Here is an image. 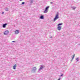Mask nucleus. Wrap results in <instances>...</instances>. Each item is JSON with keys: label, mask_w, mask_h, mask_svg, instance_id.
Returning a JSON list of instances; mask_svg holds the SVG:
<instances>
[{"label": "nucleus", "mask_w": 80, "mask_h": 80, "mask_svg": "<svg viewBox=\"0 0 80 80\" xmlns=\"http://www.w3.org/2000/svg\"><path fill=\"white\" fill-rule=\"evenodd\" d=\"M79 58H77L76 59V62H78V61H79Z\"/></svg>", "instance_id": "nucleus-13"}, {"label": "nucleus", "mask_w": 80, "mask_h": 80, "mask_svg": "<svg viewBox=\"0 0 80 80\" xmlns=\"http://www.w3.org/2000/svg\"><path fill=\"white\" fill-rule=\"evenodd\" d=\"M75 54H74L73 56L72 57V58H74L75 57Z\"/></svg>", "instance_id": "nucleus-19"}, {"label": "nucleus", "mask_w": 80, "mask_h": 80, "mask_svg": "<svg viewBox=\"0 0 80 80\" xmlns=\"http://www.w3.org/2000/svg\"><path fill=\"white\" fill-rule=\"evenodd\" d=\"M58 30H61V29H62V27L61 26H58Z\"/></svg>", "instance_id": "nucleus-8"}, {"label": "nucleus", "mask_w": 80, "mask_h": 80, "mask_svg": "<svg viewBox=\"0 0 80 80\" xmlns=\"http://www.w3.org/2000/svg\"><path fill=\"white\" fill-rule=\"evenodd\" d=\"M58 80H60V78H59Z\"/></svg>", "instance_id": "nucleus-26"}, {"label": "nucleus", "mask_w": 80, "mask_h": 80, "mask_svg": "<svg viewBox=\"0 0 80 80\" xmlns=\"http://www.w3.org/2000/svg\"><path fill=\"white\" fill-rule=\"evenodd\" d=\"M72 8V9H73L74 10H75V8H76V7H71Z\"/></svg>", "instance_id": "nucleus-14"}, {"label": "nucleus", "mask_w": 80, "mask_h": 80, "mask_svg": "<svg viewBox=\"0 0 80 80\" xmlns=\"http://www.w3.org/2000/svg\"><path fill=\"white\" fill-rule=\"evenodd\" d=\"M53 2H51V4H53Z\"/></svg>", "instance_id": "nucleus-22"}, {"label": "nucleus", "mask_w": 80, "mask_h": 80, "mask_svg": "<svg viewBox=\"0 0 80 80\" xmlns=\"http://www.w3.org/2000/svg\"><path fill=\"white\" fill-rule=\"evenodd\" d=\"M75 54H74L73 56L72 57V58H74L75 57Z\"/></svg>", "instance_id": "nucleus-17"}, {"label": "nucleus", "mask_w": 80, "mask_h": 80, "mask_svg": "<svg viewBox=\"0 0 80 80\" xmlns=\"http://www.w3.org/2000/svg\"><path fill=\"white\" fill-rule=\"evenodd\" d=\"M40 19H44V16L43 15H41L40 16Z\"/></svg>", "instance_id": "nucleus-7"}, {"label": "nucleus", "mask_w": 80, "mask_h": 80, "mask_svg": "<svg viewBox=\"0 0 80 80\" xmlns=\"http://www.w3.org/2000/svg\"><path fill=\"white\" fill-rule=\"evenodd\" d=\"M63 76V74H62L61 75V77H62Z\"/></svg>", "instance_id": "nucleus-23"}, {"label": "nucleus", "mask_w": 80, "mask_h": 80, "mask_svg": "<svg viewBox=\"0 0 80 80\" xmlns=\"http://www.w3.org/2000/svg\"><path fill=\"white\" fill-rule=\"evenodd\" d=\"M15 34H18V33H19V30H17L15 31Z\"/></svg>", "instance_id": "nucleus-9"}, {"label": "nucleus", "mask_w": 80, "mask_h": 80, "mask_svg": "<svg viewBox=\"0 0 80 80\" xmlns=\"http://www.w3.org/2000/svg\"><path fill=\"white\" fill-rule=\"evenodd\" d=\"M52 38V36H51V37H50V38Z\"/></svg>", "instance_id": "nucleus-25"}, {"label": "nucleus", "mask_w": 80, "mask_h": 80, "mask_svg": "<svg viewBox=\"0 0 80 80\" xmlns=\"http://www.w3.org/2000/svg\"><path fill=\"white\" fill-rule=\"evenodd\" d=\"M62 24H63L62 23H60L58 25V27H59V26H60V25H62Z\"/></svg>", "instance_id": "nucleus-12"}, {"label": "nucleus", "mask_w": 80, "mask_h": 80, "mask_svg": "<svg viewBox=\"0 0 80 80\" xmlns=\"http://www.w3.org/2000/svg\"><path fill=\"white\" fill-rule=\"evenodd\" d=\"M16 42V41H12V42Z\"/></svg>", "instance_id": "nucleus-21"}, {"label": "nucleus", "mask_w": 80, "mask_h": 80, "mask_svg": "<svg viewBox=\"0 0 80 80\" xmlns=\"http://www.w3.org/2000/svg\"><path fill=\"white\" fill-rule=\"evenodd\" d=\"M7 25V23H5V24H3L2 25L3 28H6V26Z\"/></svg>", "instance_id": "nucleus-5"}, {"label": "nucleus", "mask_w": 80, "mask_h": 80, "mask_svg": "<svg viewBox=\"0 0 80 80\" xmlns=\"http://www.w3.org/2000/svg\"><path fill=\"white\" fill-rule=\"evenodd\" d=\"M30 4H32V3H33V2H34V0H30Z\"/></svg>", "instance_id": "nucleus-11"}, {"label": "nucleus", "mask_w": 80, "mask_h": 80, "mask_svg": "<svg viewBox=\"0 0 80 80\" xmlns=\"http://www.w3.org/2000/svg\"><path fill=\"white\" fill-rule=\"evenodd\" d=\"M41 67H40V68H39V69L38 72H40V71H41V70L44 68V66H43V65H40Z\"/></svg>", "instance_id": "nucleus-3"}, {"label": "nucleus", "mask_w": 80, "mask_h": 80, "mask_svg": "<svg viewBox=\"0 0 80 80\" xmlns=\"http://www.w3.org/2000/svg\"><path fill=\"white\" fill-rule=\"evenodd\" d=\"M8 31H5L4 32V34L5 35H8Z\"/></svg>", "instance_id": "nucleus-6"}, {"label": "nucleus", "mask_w": 80, "mask_h": 80, "mask_svg": "<svg viewBox=\"0 0 80 80\" xmlns=\"http://www.w3.org/2000/svg\"><path fill=\"white\" fill-rule=\"evenodd\" d=\"M50 7L49 6H47L45 8V10L44 12V13H46L48 12V10Z\"/></svg>", "instance_id": "nucleus-2"}, {"label": "nucleus", "mask_w": 80, "mask_h": 80, "mask_svg": "<svg viewBox=\"0 0 80 80\" xmlns=\"http://www.w3.org/2000/svg\"><path fill=\"white\" fill-rule=\"evenodd\" d=\"M25 3L24 2H22L21 3V5H24V4H25Z\"/></svg>", "instance_id": "nucleus-16"}, {"label": "nucleus", "mask_w": 80, "mask_h": 80, "mask_svg": "<svg viewBox=\"0 0 80 80\" xmlns=\"http://www.w3.org/2000/svg\"><path fill=\"white\" fill-rule=\"evenodd\" d=\"M75 54H74L73 56L72 57V58H74L75 57Z\"/></svg>", "instance_id": "nucleus-18"}, {"label": "nucleus", "mask_w": 80, "mask_h": 80, "mask_svg": "<svg viewBox=\"0 0 80 80\" xmlns=\"http://www.w3.org/2000/svg\"><path fill=\"white\" fill-rule=\"evenodd\" d=\"M37 71V68L36 67H34L32 68L31 72H32L33 73H35Z\"/></svg>", "instance_id": "nucleus-4"}, {"label": "nucleus", "mask_w": 80, "mask_h": 80, "mask_svg": "<svg viewBox=\"0 0 80 80\" xmlns=\"http://www.w3.org/2000/svg\"><path fill=\"white\" fill-rule=\"evenodd\" d=\"M73 58H72V60H71V62H72V60H73Z\"/></svg>", "instance_id": "nucleus-20"}, {"label": "nucleus", "mask_w": 80, "mask_h": 80, "mask_svg": "<svg viewBox=\"0 0 80 80\" xmlns=\"http://www.w3.org/2000/svg\"><path fill=\"white\" fill-rule=\"evenodd\" d=\"M59 12H57V13L56 15V16L55 18L54 19V22H55L56 20H57V19H58L59 18V17H58V15H59Z\"/></svg>", "instance_id": "nucleus-1"}, {"label": "nucleus", "mask_w": 80, "mask_h": 80, "mask_svg": "<svg viewBox=\"0 0 80 80\" xmlns=\"http://www.w3.org/2000/svg\"><path fill=\"white\" fill-rule=\"evenodd\" d=\"M16 68L17 65H16V64L14 65L13 66V69H14V70H15Z\"/></svg>", "instance_id": "nucleus-10"}, {"label": "nucleus", "mask_w": 80, "mask_h": 80, "mask_svg": "<svg viewBox=\"0 0 80 80\" xmlns=\"http://www.w3.org/2000/svg\"><path fill=\"white\" fill-rule=\"evenodd\" d=\"M5 10H6V11H8V9L7 8H6L5 9Z\"/></svg>", "instance_id": "nucleus-15"}, {"label": "nucleus", "mask_w": 80, "mask_h": 80, "mask_svg": "<svg viewBox=\"0 0 80 80\" xmlns=\"http://www.w3.org/2000/svg\"><path fill=\"white\" fill-rule=\"evenodd\" d=\"M3 13H4V12H2V14H3Z\"/></svg>", "instance_id": "nucleus-24"}]
</instances>
